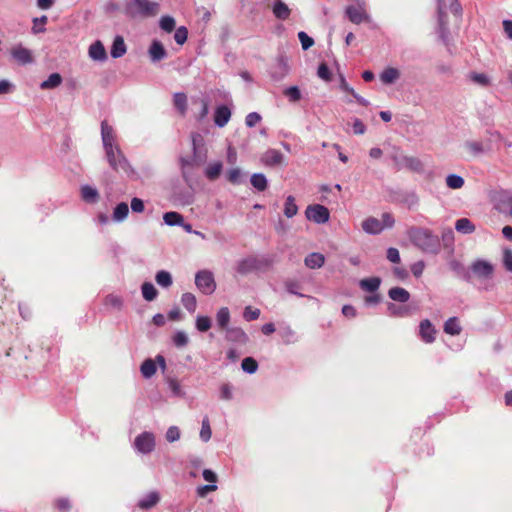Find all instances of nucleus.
I'll return each instance as SVG.
<instances>
[{"label": "nucleus", "mask_w": 512, "mask_h": 512, "mask_svg": "<svg viewBox=\"0 0 512 512\" xmlns=\"http://www.w3.org/2000/svg\"><path fill=\"white\" fill-rule=\"evenodd\" d=\"M406 234L411 243L423 253L437 254L440 251V239L432 230L412 226L407 230Z\"/></svg>", "instance_id": "f257e3e1"}, {"label": "nucleus", "mask_w": 512, "mask_h": 512, "mask_svg": "<svg viewBox=\"0 0 512 512\" xmlns=\"http://www.w3.org/2000/svg\"><path fill=\"white\" fill-rule=\"evenodd\" d=\"M160 11V4L151 0H128L125 3L124 12L127 16L135 17H154Z\"/></svg>", "instance_id": "f03ea898"}, {"label": "nucleus", "mask_w": 512, "mask_h": 512, "mask_svg": "<svg viewBox=\"0 0 512 512\" xmlns=\"http://www.w3.org/2000/svg\"><path fill=\"white\" fill-rule=\"evenodd\" d=\"M495 267L494 265L484 259H476L470 266L471 279L474 277L479 281V288L483 290H490L492 285L490 281L493 278Z\"/></svg>", "instance_id": "7ed1b4c3"}, {"label": "nucleus", "mask_w": 512, "mask_h": 512, "mask_svg": "<svg viewBox=\"0 0 512 512\" xmlns=\"http://www.w3.org/2000/svg\"><path fill=\"white\" fill-rule=\"evenodd\" d=\"M156 438L152 432L144 431L137 435L133 441L132 447L136 453L147 455L154 451Z\"/></svg>", "instance_id": "20e7f679"}, {"label": "nucleus", "mask_w": 512, "mask_h": 512, "mask_svg": "<svg viewBox=\"0 0 512 512\" xmlns=\"http://www.w3.org/2000/svg\"><path fill=\"white\" fill-rule=\"evenodd\" d=\"M196 287L205 295H211L216 290L214 275L209 270H200L195 275Z\"/></svg>", "instance_id": "39448f33"}, {"label": "nucleus", "mask_w": 512, "mask_h": 512, "mask_svg": "<svg viewBox=\"0 0 512 512\" xmlns=\"http://www.w3.org/2000/svg\"><path fill=\"white\" fill-rule=\"evenodd\" d=\"M107 161L110 165V167L116 171H122L124 173H129L131 171V166L129 165L128 160L124 156L123 152L121 151L120 147H117L115 149H112L111 154L105 153Z\"/></svg>", "instance_id": "423d86ee"}, {"label": "nucleus", "mask_w": 512, "mask_h": 512, "mask_svg": "<svg viewBox=\"0 0 512 512\" xmlns=\"http://www.w3.org/2000/svg\"><path fill=\"white\" fill-rule=\"evenodd\" d=\"M437 11H438V36L441 41L448 46L449 44V29L446 14V3L445 0H437Z\"/></svg>", "instance_id": "0eeeda50"}, {"label": "nucleus", "mask_w": 512, "mask_h": 512, "mask_svg": "<svg viewBox=\"0 0 512 512\" xmlns=\"http://www.w3.org/2000/svg\"><path fill=\"white\" fill-rule=\"evenodd\" d=\"M305 216L309 221L316 224H324L329 221L330 212L327 207L321 204H313L307 206Z\"/></svg>", "instance_id": "6e6552de"}, {"label": "nucleus", "mask_w": 512, "mask_h": 512, "mask_svg": "<svg viewBox=\"0 0 512 512\" xmlns=\"http://www.w3.org/2000/svg\"><path fill=\"white\" fill-rule=\"evenodd\" d=\"M10 55L20 65H28L34 62L32 51L22 44L14 45L10 50Z\"/></svg>", "instance_id": "1a4fd4ad"}, {"label": "nucleus", "mask_w": 512, "mask_h": 512, "mask_svg": "<svg viewBox=\"0 0 512 512\" xmlns=\"http://www.w3.org/2000/svg\"><path fill=\"white\" fill-rule=\"evenodd\" d=\"M345 14L354 24L370 21V16L366 12V5H349L346 7Z\"/></svg>", "instance_id": "9d476101"}, {"label": "nucleus", "mask_w": 512, "mask_h": 512, "mask_svg": "<svg viewBox=\"0 0 512 512\" xmlns=\"http://www.w3.org/2000/svg\"><path fill=\"white\" fill-rule=\"evenodd\" d=\"M101 138L105 153L111 154L112 149L119 147L116 144L114 130L106 121H102L101 123Z\"/></svg>", "instance_id": "9b49d317"}, {"label": "nucleus", "mask_w": 512, "mask_h": 512, "mask_svg": "<svg viewBox=\"0 0 512 512\" xmlns=\"http://www.w3.org/2000/svg\"><path fill=\"white\" fill-rule=\"evenodd\" d=\"M148 56L152 63H157L166 59L168 52L161 41L154 39L148 48Z\"/></svg>", "instance_id": "f8f14e48"}, {"label": "nucleus", "mask_w": 512, "mask_h": 512, "mask_svg": "<svg viewBox=\"0 0 512 512\" xmlns=\"http://www.w3.org/2000/svg\"><path fill=\"white\" fill-rule=\"evenodd\" d=\"M159 501V492L151 491L138 500L137 506L133 509V512H138L139 510H150L155 507Z\"/></svg>", "instance_id": "ddd939ff"}, {"label": "nucleus", "mask_w": 512, "mask_h": 512, "mask_svg": "<svg viewBox=\"0 0 512 512\" xmlns=\"http://www.w3.org/2000/svg\"><path fill=\"white\" fill-rule=\"evenodd\" d=\"M419 337L427 344H431L436 339V329L430 320H422L419 324Z\"/></svg>", "instance_id": "4468645a"}, {"label": "nucleus", "mask_w": 512, "mask_h": 512, "mask_svg": "<svg viewBox=\"0 0 512 512\" xmlns=\"http://www.w3.org/2000/svg\"><path fill=\"white\" fill-rule=\"evenodd\" d=\"M289 73V65L287 58L284 56H280L277 59L276 64L270 70V76L279 81L283 79Z\"/></svg>", "instance_id": "2eb2a0df"}, {"label": "nucleus", "mask_w": 512, "mask_h": 512, "mask_svg": "<svg viewBox=\"0 0 512 512\" xmlns=\"http://www.w3.org/2000/svg\"><path fill=\"white\" fill-rule=\"evenodd\" d=\"M283 160V154L276 149H268L261 157L262 163L269 167L280 165Z\"/></svg>", "instance_id": "dca6fc26"}, {"label": "nucleus", "mask_w": 512, "mask_h": 512, "mask_svg": "<svg viewBox=\"0 0 512 512\" xmlns=\"http://www.w3.org/2000/svg\"><path fill=\"white\" fill-rule=\"evenodd\" d=\"M89 57L98 62H104L107 59V53L103 43L99 40L92 43L88 50Z\"/></svg>", "instance_id": "f3484780"}, {"label": "nucleus", "mask_w": 512, "mask_h": 512, "mask_svg": "<svg viewBox=\"0 0 512 512\" xmlns=\"http://www.w3.org/2000/svg\"><path fill=\"white\" fill-rule=\"evenodd\" d=\"M231 118V110L226 105H220L216 108L214 113L215 125L222 128L224 127Z\"/></svg>", "instance_id": "a211bd4d"}, {"label": "nucleus", "mask_w": 512, "mask_h": 512, "mask_svg": "<svg viewBox=\"0 0 512 512\" xmlns=\"http://www.w3.org/2000/svg\"><path fill=\"white\" fill-rule=\"evenodd\" d=\"M223 171V163L219 160L208 163L204 169V175L209 181H215Z\"/></svg>", "instance_id": "6ab92c4d"}, {"label": "nucleus", "mask_w": 512, "mask_h": 512, "mask_svg": "<svg viewBox=\"0 0 512 512\" xmlns=\"http://www.w3.org/2000/svg\"><path fill=\"white\" fill-rule=\"evenodd\" d=\"M362 229L365 233L370 235H377L383 231L380 220L375 217L366 218L362 222Z\"/></svg>", "instance_id": "aec40b11"}, {"label": "nucleus", "mask_w": 512, "mask_h": 512, "mask_svg": "<svg viewBox=\"0 0 512 512\" xmlns=\"http://www.w3.org/2000/svg\"><path fill=\"white\" fill-rule=\"evenodd\" d=\"M257 268V259L254 257H247L238 261L236 265L237 273L246 275Z\"/></svg>", "instance_id": "412c9836"}, {"label": "nucleus", "mask_w": 512, "mask_h": 512, "mask_svg": "<svg viewBox=\"0 0 512 512\" xmlns=\"http://www.w3.org/2000/svg\"><path fill=\"white\" fill-rule=\"evenodd\" d=\"M126 51H127V47H126L124 38L120 35H117L114 38L111 49H110L111 57H113L115 59L120 58L123 55H125Z\"/></svg>", "instance_id": "4be33fe9"}, {"label": "nucleus", "mask_w": 512, "mask_h": 512, "mask_svg": "<svg viewBox=\"0 0 512 512\" xmlns=\"http://www.w3.org/2000/svg\"><path fill=\"white\" fill-rule=\"evenodd\" d=\"M304 263L310 269L321 268L325 263V256L321 253L313 252L305 257Z\"/></svg>", "instance_id": "5701e85b"}, {"label": "nucleus", "mask_w": 512, "mask_h": 512, "mask_svg": "<svg viewBox=\"0 0 512 512\" xmlns=\"http://www.w3.org/2000/svg\"><path fill=\"white\" fill-rule=\"evenodd\" d=\"M228 341L245 343L247 341L246 333L238 327H228L224 330Z\"/></svg>", "instance_id": "b1692460"}, {"label": "nucleus", "mask_w": 512, "mask_h": 512, "mask_svg": "<svg viewBox=\"0 0 512 512\" xmlns=\"http://www.w3.org/2000/svg\"><path fill=\"white\" fill-rule=\"evenodd\" d=\"M400 78V71L394 67L384 69L380 74V80L385 85H391Z\"/></svg>", "instance_id": "393cba45"}, {"label": "nucleus", "mask_w": 512, "mask_h": 512, "mask_svg": "<svg viewBox=\"0 0 512 512\" xmlns=\"http://www.w3.org/2000/svg\"><path fill=\"white\" fill-rule=\"evenodd\" d=\"M391 300L400 303H406L410 299V293L402 287H393L388 291Z\"/></svg>", "instance_id": "a878e982"}, {"label": "nucleus", "mask_w": 512, "mask_h": 512, "mask_svg": "<svg viewBox=\"0 0 512 512\" xmlns=\"http://www.w3.org/2000/svg\"><path fill=\"white\" fill-rule=\"evenodd\" d=\"M381 285V279L379 277H370L362 279L359 282V286L362 290L367 292H377Z\"/></svg>", "instance_id": "bb28decb"}, {"label": "nucleus", "mask_w": 512, "mask_h": 512, "mask_svg": "<svg viewBox=\"0 0 512 512\" xmlns=\"http://www.w3.org/2000/svg\"><path fill=\"white\" fill-rule=\"evenodd\" d=\"M166 383L173 397L184 398L186 396L185 390L176 378L168 377Z\"/></svg>", "instance_id": "cd10ccee"}, {"label": "nucleus", "mask_w": 512, "mask_h": 512, "mask_svg": "<svg viewBox=\"0 0 512 512\" xmlns=\"http://www.w3.org/2000/svg\"><path fill=\"white\" fill-rule=\"evenodd\" d=\"M129 214L128 204L125 202H121L116 205L112 213V220L114 222L120 223L123 222Z\"/></svg>", "instance_id": "c85d7f7f"}, {"label": "nucleus", "mask_w": 512, "mask_h": 512, "mask_svg": "<svg viewBox=\"0 0 512 512\" xmlns=\"http://www.w3.org/2000/svg\"><path fill=\"white\" fill-rule=\"evenodd\" d=\"M81 197L87 203H96L99 198V193L96 188L90 185H83L81 187Z\"/></svg>", "instance_id": "c756f323"}, {"label": "nucleus", "mask_w": 512, "mask_h": 512, "mask_svg": "<svg viewBox=\"0 0 512 512\" xmlns=\"http://www.w3.org/2000/svg\"><path fill=\"white\" fill-rule=\"evenodd\" d=\"M455 229L461 234H472L476 228L470 219L460 218L455 222Z\"/></svg>", "instance_id": "7c9ffc66"}, {"label": "nucleus", "mask_w": 512, "mask_h": 512, "mask_svg": "<svg viewBox=\"0 0 512 512\" xmlns=\"http://www.w3.org/2000/svg\"><path fill=\"white\" fill-rule=\"evenodd\" d=\"M273 13L276 18L286 20L290 16V9L281 0H276L273 4Z\"/></svg>", "instance_id": "2f4dec72"}, {"label": "nucleus", "mask_w": 512, "mask_h": 512, "mask_svg": "<svg viewBox=\"0 0 512 512\" xmlns=\"http://www.w3.org/2000/svg\"><path fill=\"white\" fill-rule=\"evenodd\" d=\"M216 322L221 330L227 329L230 322V311L227 307H222L216 314Z\"/></svg>", "instance_id": "473e14b6"}, {"label": "nucleus", "mask_w": 512, "mask_h": 512, "mask_svg": "<svg viewBox=\"0 0 512 512\" xmlns=\"http://www.w3.org/2000/svg\"><path fill=\"white\" fill-rule=\"evenodd\" d=\"M250 182L258 191H264L268 187V180L263 173H254L250 178Z\"/></svg>", "instance_id": "72a5a7b5"}, {"label": "nucleus", "mask_w": 512, "mask_h": 512, "mask_svg": "<svg viewBox=\"0 0 512 512\" xmlns=\"http://www.w3.org/2000/svg\"><path fill=\"white\" fill-rule=\"evenodd\" d=\"M462 331V328L459 324V321L456 317H451L447 319L444 323V332L449 335H459Z\"/></svg>", "instance_id": "f704fd0d"}, {"label": "nucleus", "mask_w": 512, "mask_h": 512, "mask_svg": "<svg viewBox=\"0 0 512 512\" xmlns=\"http://www.w3.org/2000/svg\"><path fill=\"white\" fill-rule=\"evenodd\" d=\"M156 362L152 359H146L140 367L141 374L144 378L149 379L156 373Z\"/></svg>", "instance_id": "c9c22d12"}, {"label": "nucleus", "mask_w": 512, "mask_h": 512, "mask_svg": "<svg viewBox=\"0 0 512 512\" xmlns=\"http://www.w3.org/2000/svg\"><path fill=\"white\" fill-rule=\"evenodd\" d=\"M181 303L184 306V308L190 313H194L197 308L196 297L194 294L189 292L182 294Z\"/></svg>", "instance_id": "e433bc0d"}, {"label": "nucleus", "mask_w": 512, "mask_h": 512, "mask_svg": "<svg viewBox=\"0 0 512 512\" xmlns=\"http://www.w3.org/2000/svg\"><path fill=\"white\" fill-rule=\"evenodd\" d=\"M155 280L156 283L163 288H169L173 283L171 273L166 270L158 271L155 275Z\"/></svg>", "instance_id": "4c0bfd02"}, {"label": "nucleus", "mask_w": 512, "mask_h": 512, "mask_svg": "<svg viewBox=\"0 0 512 512\" xmlns=\"http://www.w3.org/2000/svg\"><path fill=\"white\" fill-rule=\"evenodd\" d=\"M142 296L146 301H153L158 295V291L151 282H144L141 286Z\"/></svg>", "instance_id": "58836bf2"}, {"label": "nucleus", "mask_w": 512, "mask_h": 512, "mask_svg": "<svg viewBox=\"0 0 512 512\" xmlns=\"http://www.w3.org/2000/svg\"><path fill=\"white\" fill-rule=\"evenodd\" d=\"M183 216L178 212H166L163 215V221L168 226H179L183 225Z\"/></svg>", "instance_id": "ea45409f"}, {"label": "nucleus", "mask_w": 512, "mask_h": 512, "mask_svg": "<svg viewBox=\"0 0 512 512\" xmlns=\"http://www.w3.org/2000/svg\"><path fill=\"white\" fill-rule=\"evenodd\" d=\"M448 188L456 190L461 189L464 186V178L457 174H449L445 179Z\"/></svg>", "instance_id": "a19ab883"}, {"label": "nucleus", "mask_w": 512, "mask_h": 512, "mask_svg": "<svg viewBox=\"0 0 512 512\" xmlns=\"http://www.w3.org/2000/svg\"><path fill=\"white\" fill-rule=\"evenodd\" d=\"M62 83V77L59 73H52L49 77L40 84L42 89H53Z\"/></svg>", "instance_id": "79ce46f5"}, {"label": "nucleus", "mask_w": 512, "mask_h": 512, "mask_svg": "<svg viewBox=\"0 0 512 512\" xmlns=\"http://www.w3.org/2000/svg\"><path fill=\"white\" fill-rule=\"evenodd\" d=\"M464 147L472 156H479L485 152V148L481 141H466Z\"/></svg>", "instance_id": "37998d69"}, {"label": "nucleus", "mask_w": 512, "mask_h": 512, "mask_svg": "<svg viewBox=\"0 0 512 512\" xmlns=\"http://www.w3.org/2000/svg\"><path fill=\"white\" fill-rule=\"evenodd\" d=\"M298 213V206L295 203V198L292 195H289L286 198L284 205V215L287 218H292Z\"/></svg>", "instance_id": "c03bdc74"}, {"label": "nucleus", "mask_w": 512, "mask_h": 512, "mask_svg": "<svg viewBox=\"0 0 512 512\" xmlns=\"http://www.w3.org/2000/svg\"><path fill=\"white\" fill-rule=\"evenodd\" d=\"M279 334L285 344H292L297 341L296 333L290 326L282 327Z\"/></svg>", "instance_id": "a18cd8bd"}, {"label": "nucleus", "mask_w": 512, "mask_h": 512, "mask_svg": "<svg viewBox=\"0 0 512 512\" xmlns=\"http://www.w3.org/2000/svg\"><path fill=\"white\" fill-rule=\"evenodd\" d=\"M226 178L230 183L234 185L241 184L243 182V175L241 169L238 167L229 169L226 172Z\"/></svg>", "instance_id": "49530a36"}, {"label": "nucleus", "mask_w": 512, "mask_h": 512, "mask_svg": "<svg viewBox=\"0 0 512 512\" xmlns=\"http://www.w3.org/2000/svg\"><path fill=\"white\" fill-rule=\"evenodd\" d=\"M159 26L164 32L171 33L176 27V21L172 16L164 15L159 20Z\"/></svg>", "instance_id": "de8ad7c7"}, {"label": "nucleus", "mask_w": 512, "mask_h": 512, "mask_svg": "<svg viewBox=\"0 0 512 512\" xmlns=\"http://www.w3.org/2000/svg\"><path fill=\"white\" fill-rule=\"evenodd\" d=\"M403 163L407 168L411 169L412 171H423V164L421 160L416 157L405 156L403 157Z\"/></svg>", "instance_id": "09e8293b"}, {"label": "nucleus", "mask_w": 512, "mask_h": 512, "mask_svg": "<svg viewBox=\"0 0 512 512\" xmlns=\"http://www.w3.org/2000/svg\"><path fill=\"white\" fill-rule=\"evenodd\" d=\"M123 298L116 294H109L105 297L104 304L114 309L121 310L123 307Z\"/></svg>", "instance_id": "8fccbe9b"}, {"label": "nucleus", "mask_w": 512, "mask_h": 512, "mask_svg": "<svg viewBox=\"0 0 512 512\" xmlns=\"http://www.w3.org/2000/svg\"><path fill=\"white\" fill-rule=\"evenodd\" d=\"M241 368L245 373L254 374L258 370V363L252 357H246L242 360Z\"/></svg>", "instance_id": "3c124183"}, {"label": "nucleus", "mask_w": 512, "mask_h": 512, "mask_svg": "<svg viewBox=\"0 0 512 512\" xmlns=\"http://www.w3.org/2000/svg\"><path fill=\"white\" fill-rule=\"evenodd\" d=\"M173 102L175 107L184 114L187 109V96L184 93L178 92L174 94Z\"/></svg>", "instance_id": "603ef678"}, {"label": "nucleus", "mask_w": 512, "mask_h": 512, "mask_svg": "<svg viewBox=\"0 0 512 512\" xmlns=\"http://www.w3.org/2000/svg\"><path fill=\"white\" fill-rule=\"evenodd\" d=\"M284 285L288 293L296 295L298 297H305V295L300 293L299 291L301 288V284L298 281L288 279L284 282Z\"/></svg>", "instance_id": "864d4df0"}, {"label": "nucleus", "mask_w": 512, "mask_h": 512, "mask_svg": "<svg viewBox=\"0 0 512 512\" xmlns=\"http://www.w3.org/2000/svg\"><path fill=\"white\" fill-rule=\"evenodd\" d=\"M387 309L389 314L394 317H406L410 315V311L408 308L399 307L393 303L388 304Z\"/></svg>", "instance_id": "5fc2aeb1"}, {"label": "nucleus", "mask_w": 512, "mask_h": 512, "mask_svg": "<svg viewBox=\"0 0 512 512\" xmlns=\"http://www.w3.org/2000/svg\"><path fill=\"white\" fill-rule=\"evenodd\" d=\"M53 506L59 511V512H69L72 505L71 501L67 497H59L56 498L53 502Z\"/></svg>", "instance_id": "6e6d98bb"}, {"label": "nucleus", "mask_w": 512, "mask_h": 512, "mask_svg": "<svg viewBox=\"0 0 512 512\" xmlns=\"http://www.w3.org/2000/svg\"><path fill=\"white\" fill-rule=\"evenodd\" d=\"M212 431L210 427V422L208 417H204L202 420L201 430H200V439L203 442H208L211 439Z\"/></svg>", "instance_id": "4d7b16f0"}, {"label": "nucleus", "mask_w": 512, "mask_h": 512, "mask_svg": "<svg viewBox=\"0 0 512 512\" xmlns=\"http://www.w3.org/2000/svg\"><path fill=\"white\" fill-rule=\"evenodd\" d=\"M451 268L461 276L465 281L471 282V274L469 271H466L463 265L458 261H453L450 264Z\"/></svg>", "instance_id": "13d9d810"}, {"label": "nucleus", "mask_w": 512, "mask_h": 512, "mask_svg": "<svg viewBox=\"0 0 512 512\" xmlns=\"http://www.w3.org/2000/svg\"><path fill=\"white\" fill-rule=\"evenodd\" d=\"M283 94L288 98L290 102H298L302 97L301 91L297 86L286 88Z\"/></svg>", "instance_id": "bf43d9fd"}, {"label": "nucleus", "mask_w": 512, "mask_h": 512, "mask_svg": "<svg viewBox=\"0 0 512 512\" xmlns=\"http://www.w3.org/2000/svg\"><path fill=\"white\" fill-rule=\"evenodd\" d=\"M188 342L189 338L184 331H176L173 335V344L178 348L185 347Z\"/></svg>", "instance_id": "052dcab7"}, {"label": "nucleus", "mask_w": 512, "mask_h": 512, "mask_svg": "<svg viewBox=\"0 0 512 512\" xmlns=\"http://www.w3.org/2000/svg\"><path fill=\"white\" fill-rule=\"evenodd\" d=\"M212 322L208 316H197L196 328L200 332H206L211 328Z\"/></svg>", "instance_id": "680f3d73"}, {"label": "nucleus", "mask_w": 512, "mask_h": 512, "mask_svg": "<svg viewBox=\"0 0 512 512\" xmlns=\"http://www.w3.org/2000/svg\"><path fill=\"white\" fill-rule=\"evenodd\" d=\"M188 38V30L185 26H180L175 30L174 40L178 45H183Z\"/></svg>", "instance_id": "e2e57ef3"}, {"label": "nucleus", "mask_w": 512, "mask_h": 512, "mask_svg": "<svg viewBox=\"0 0 512 512\" xmlns=\"http://www.w3.org/2000/svg\"><path fill=\"white\" fill-rule=\"evenodd\" d=\"M219 390L220 399L229 401L233 398V386L230 383H223Z\"/></svg>", "instance_id": "0e129e2a"}, {"label": "nucleus", "mask_w": 512, "mask_h": 512, "mask_svg": "<svg viewBox=\"0 0 512 512\" xmlns=\"http://www.w3.org/2000/svg\"><path fill=\"white\" fill-rule=\"evenodd\" d=\"M180 429L177 426H170L166 431V440L170 443L180 439Z\"/></svg>", "instance_id": "69168bd1"}, {"label": "nucleus", "mask_w": 512, "mask_h": 512, "mask_svg": "<svg viewBox=\"0 0 512 512\" xmlns=\"http://www.w3.org/2000/svg\"><path fill=\"white\" fill-rule=\"evenodd\" d=\"M395 219L391 213L385 212L381 216L380 225L382 226V229H390L394 226Z\"/></svg>", "instance_id": "338daca9"}, {"label": "nucleus", "mask_w": 512, "mask_h": 512, "mask_svg": "<svg viewBox=\"0 0 512 512\" xmlns=\"http://www.w3.org/2000/svg\"><path fill=\"white\" fill-rule=\"evenodd\" d=\"M503 265L507 271L512 272V250L504 249Z\"/></svg>", "instance_id": "774afa93"}]
</instances>
